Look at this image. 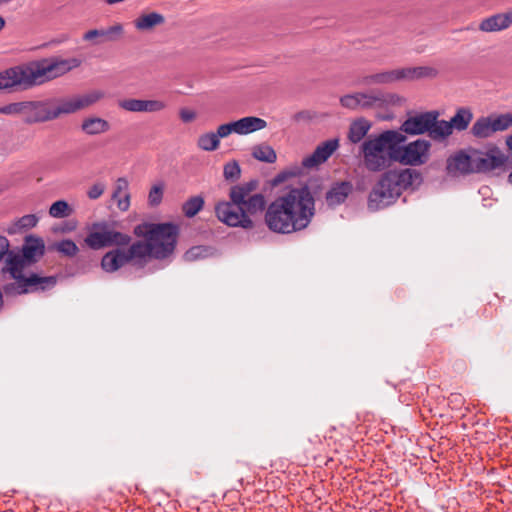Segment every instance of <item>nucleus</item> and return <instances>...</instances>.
I'll list each match as a JSON object with an SVG mask.
<instances>
[{
    "instance_id": "obj_1",
    "label": "nucleus",
    "mask_w": 512,
    "mask_h": 512,
    "mask_svg": "<svg viewBox=\"0 0 512 512\" xmlns=\"http://www.w3.org/2000/svg\"><path fill=\"white\" fill-rule=\"evenodd\" d=\"M134 234L144 240L131 243V236L115 230L106 221H99L88 227L84 244L92 250L116 247L101 259L102 269L112 273L127 264L143 267L149 259H170L177 246L179 227L172 222H144L134 227Z\"/></svg>"
},
{
    "instance_id": "obj_2",
    "label": "nucleus",
    "mask_w": 512,
    "mask_h": 512,
    "mask_svg": "<svg viewBox=\"0 0 512 512\" xmlns=\"http://www.w3.org/2000/svg\"><path fill=\"white\" fill-rule=\"evenodd\" d=\"M316 213L315 198L308 186L292 188L265 208V223L274 233L292 234L305 230Z\"/></svg>"
},
{
    "instance_id": "obj_3",
    "label": "nucleus",
    "mask_w": 512,
    "mask_h": 512,
    "mask_svg": "<svg viewBox=\"0 0 512 512\" xmlns=\"http://www.w3.org/2000/svg\"><path fill=\"white\" fill-rule=\"evenodd\" d=\"M81 65L77 58L41 59L0 72V91H25L54 80Z\"/></svg>"
},
{
    "instance_id": "obj_4",
    "label": "nucleus",
    "mask_w": 512,
    "mask_h": 512,
    "mask_svg": "<svg viewBox=\"0 0 512 512\" xmlns=\"http://www.w3.org/2000/svg\"><path fill=\"white\" fill-rule=\"evenodd\" d=\"M258 185L259 181L252 179L232 186L229 201L219 202L215 206L218 220L230 227L252 229L254 222L251 217L262 213L267 206L265 196L256 192Z\"/></svg>"
},
{
    "instance_id": "obj_5",
    "label": "nucleus",
    "mask_w": 512,
    "mask_h": 512,
    "mask_svg": "<svg viewBox=\"0 0 512 512\" xmlns=\"http://www.w3.org/2000/svg\"><path fill=\"white\" fill-rule=\"evenodd\" d=\"M422 183L420 172L411 169L388 170L381 175L368 197V207L376 211L393 204L404 190L415 189Z\"/></svg>"
},
{
    "instance_id": "obj_6",
    "label": "nucleus",
    "mask_w": 512,
    "mask_h": 512,
    "mask_svg": "<svg viewBox=\"0 0 512 512\" xmlns=\"http://www.w3.org/2000/svg\"><path fill=\"white\" fill-rule=\"evenodd\" d=\"M406 136L396 130H386L377 136H369L360 147L365 167L371 172L384 170L393 161L392 151L404 143Z\"/></svg>"
},
{
    "instance_id": "obj_7",
    "label": "nucleus",
    "mask_w": 512,
    "mask_h": 512,
    "mask_svg": "<svg viewBox=\"0 0 512 512\" xmlns=\"http://www.w3.org/2000/svg\"><path fill=\"white\" fill-rule=\"evenodd\" d=\"M6 257L7 270L12 278L17 280L19 293L38 290L44 291L56 285L57 278L55 276H39L38 274L32 273L26 277L23 274V270L27 265H30V263L24 258L22 252L14 253L9 250Z\"/></svg>"
},
{
    "instance_id": "obj_8",
    "label": "nucleus",
    "mask_w": 512,
    "mask_h": 512,
    "mask_svg": "<svg viewBox=\"0 0 512 512\" xmlns=\"http://www.w3.org/2000/svg\"><path fill=\"white\" fill-rule=\"evenodd\" d=\"M104 97V93L94 90L82 95H74L72 97L52 99L54 103L51 105L52 119L55 120L62 115L76 113L86 109Z\"/></svg>"
},
{
    "instance_id": "obj_9",
    "label": "nucleus",
    "mask_w": 512,
    "mask_h": 512,
    "mask_svg": "<svg viewBox=\"0 0 512 512\" xmlns=\"http://www.w3.org/2000/svg\"><path fill=\"white\" fill-rule=\"evenodd\" d=\"M431 143L424 139H417L407 145H396L391 153L393 161L406 166H420L429 159Z\"/></svg>"
},
{
    "instance_id": "obj_10",
    "label": "nucleus",
    "mask_w": 512,
    "mask_h": 512,
    "mask_svg": "<svg viewBox=\"0 0 512 512\" xmlns=\"http://www.w3.org/2000/svg\"><path fill=\"white\" fill-rule=\"evenodd\" d=\"M386 103V95L379 90L354 92L340 98L341 106L353 111L380 108Z\"/></svg>"
},
{
    "instance_id": "obj_11",
    "label": "nucleus",
    "mask_w": 512,
    "mask_h": 512,
    "mask_svg": "<svg viewBox=\"0 0 512 512\" xmlns=\"http://www.w3.org/2000/svg\"><path fill=\"white\" fill-rule=\"evenodd\" d=\"M52 99L23 101V121L31 125L52 121L51 105Z\"/></svg>"
},
{
    "instance_id": "obj_12",
    "label": "nucleus",
    "mask_w": 512,
    "mask_h": 512,
    "mask_svg": "<svg viewBox=\"0 0 512 512\" xmlns=\"http://www.w3.org/2000/svg\"><path fill=\"white\" fill-rule=\"evenodd\" d=\"M506 155L497 147L486 152L474 151V172H489L504 166Z\"/></svg>"
},
{
    "instance_id": "obj_13",
    "label": "nucleus",
    "mask_w": 512,
    "mask_h": 512,
    "mask_svg": "<svg viewBox=\"0 0 512 512\" xmlns=\"http://www.w3.org/2000/svg\"><path fill=\"white\" fill-rule=\"evenodd\" d=\"M123 35V24L115 23L107 28L88 30L83 34L82 38L93 45H100L105 42H117L122 39Z\"/></svg>"
},
{
    "instance_id": "obj_14",
    "label": "nucleus",
    "mask_w": 512,
    "mask_h": 512,
    "mask_svg": "<svg viewBox=\"0 0 512 512\" xmlns=\"http://www.w3.org/2000/svg\"><path fill=\"white\" fill-rule=\"evenodd\" d=\"M446 171L450 176L474 173V151L467 154L464 150H460L448 157Z\"/></svg>"
},
{
    "instance_id": "obj_15",
    "label": "nucleus",
    "mask_w": 512,
    "mask_h": 512,
    "mask_svg": "<svg viewBox=\"0 0 512 512\" xmlns=\"http://www.w3.org/2000/svg\"><path fill=\"white\" fill-rule=\"evenodd\" d=\"M433 110L422 112L415 114L413 116H409L400 126V131L402 134L408 135H422L428 133L432 124Z\"/></svg>"
},
{
    "instance_id": "obj_16",
    "label": "nucleus",
    "mask_w": 512,
    "mask_h": 512,
    "mask_svg": "<svg viewBox=\"0 0 512 512\" xmlns=\"http://www.w3.org/2000/svg\"><path fill=\"white\" fill-rule=\"evenodd\" d=\"M338 147L339 140L337 138L329 139L318 145L310 156L305 157L302 161V165L305 168H314L327 161Z\"/></svg>"
},
{
    "instance_id": "obj_17",
    "label": "nucleus",
    "mask_w": 512,
    "mask_h": 512,
    "mask_svg": "<svg viewBox=\"0 0 512 512\" xmlns=\"http://www.w3.org/2000/svg\"><path fill=\"white\" fill-rule=\"evenodd\" d=\"M512 26V9L482 19L478 29L485 33L500 32Z\"/></svg>"
},
{
    "instance_id": "obj_18",
    "label": "nucleus",
    "mask_w": 512,
    "mask_h": 512,
    "mask_svg": "<svg viewBox=\"0 0 512 512\" xmlns=\"http://www.w3.org/2000/svg\"><path fill=\"white\" fill-rule=\"evenodd\" d=\"M399 82L398 69L383 70L373 74L360 75L355 81L357 86L389 85Z\"/></svg>"
},
{
    "instance_id": "obj_19",
    "label": "nucleus",
    "mask_w": 512,
    "mask_h": 512,
    "mask_svg": "<svg viewBox=\"0 0 512 512\" xmlns=\"http://www.w3.org/2000/svg\"><path fill=\"white\" fill-rule=\"evenodd\" d=\"M21 252L28 263L34 264L44 255L45 244L42 238L29 235L24 239Z\"/></svg>"
},
{
    "instance_id": "obj_20",
    "label": "nucleus",
    "mask_w": 512,
    "mask_h": 512,
    "mask_svg": "<svg viewBox=\"0 0 512 512\" xmlns=\"http://www.w3.org/2000/svg\"><path fill=\"white\" fill-rule=\"evenodd\" d=\"M399 82L414 81L424 78H435L438 70L431 66H417L398 68Z\"/></svg>"
},
{
    "instance_id": "obj_21",
    "label": "nucleus",
    "mask_w": 512,
    "mask_h": 512,
    "mask_svg": "<svg viewBox=\"0 0 512 512\" xmlns=\"http://www.w3.org/2000/svg\"><path fill=\"white\" fill-rule=\"evenodd\" d=\"M165 23V17L159 12L140 14L134 21V27L140 32H149Z\"/></svg>"
},
{
    "instance_id": "obj_22",
    "label": "nucleus",
    "mask_w": 512,
    "mask_h": 512,
    "mask_svg": "<svg viewBox=\"0 0 512 512\" xmlns=\"http://www.w3.org/2000/svg\"><path fill=\"white\" fill-rule=\"evenodd\" d=\"M440 113L437 110H433L432 124H430L431 128L428 131V136L437 142L444 141L447 139L453 132L451 130L449 121L439 120Z\"/></svg>"
},
{
    "instance_id": "obj_23",
    "label": "nucleus",
    "mask_w": 512,
    "mask_h": 512,
    "mask_svg": "<svg viewBox=\"0 0 512 512\" xmlns=\"http://www.w3.org/2000/svg\"><path fill=\"white\" fill-rule=\"evenodd\" d=\"M352 191V185L349 182H340L331 187L326 193V202L328 206L335 207L342 204Z\"/></svg>"
},
{
    "instance_id": "obj_24",
    "label": "nucleus",
    "mask_w": 512,
    "mask_h": 512,
    "mask_svg": "<svg viewBox=\"0 0 512 512\" xmlns=\"http://www.w3.org/2000/svg\"><path fill=\"white\" fill-rule=\"evenodd\" d=\"M81 130L89 136L100 135L110 130V124L101 117H86L81 123Z\"/></svg>"
},
{
    "instance_id": "obj_25",
    "label": "nucleus",
    "mask_w": 512,
    "mask_h": 512,
    "mask_svg": "<svg viewBox=\"0 0 512 512\" xmlns=\"http://www.w3.org/2000/svg\"><path fill=\"white\" fill-rule=\"evenodd\" d=\"M235 122L236 134L246 135L258 130L266 128L267 122L259 117L248 116L243 117Z\"/></svg>"
},
{
    "instance_id": "obj_26",
    "label": "nucleus",
    "mask_w": 512,
    "mask_h": 512,
    "mask_svg": "<svg viewBox=\"0 0 512 512\" xmlns=\"http://www.w3.org/2000/svg\"><path fill=\"white\" fill-rule=\"evenodd\" d=\"M128 181L125 178H119L116 181L113 199L117 200V206L121 211L128 210L130 206V195L127 192Z\"/></svg>"
},
{
    "instance_id": "obj_27",
    "label": "nucleus",
    "mask_w": 512,
    "mask_h": 512,
    "mask_svg": "<svg viewBox=\"0 0 512 512\" xmlns=\"http://www.w3.org/2000/svg\"><path fill=\"white\" fill-rule=\"evenodd\" d=\"M370 128L371 123L368 120L364 118L357 119L350 125L348 139L352 143H359L367 135Z\"/></svg>"
},
{
    "instance_id": "obj_28",
    "label": "nucleus",
    "mask_w": 512,
    "mask_h": 512,
    "mask_svg": "<svg viewBox=\"0 0 512 512\" xmlns=\"http://www.w3.org/2000/svg\"><path fill=\"white\" fill-rule=\"evenodd\" d=\"M471 134L480 139L488 138L492 136L495 131L491 121V117H480L478 118L471 127Z\"/></svg>"
},
{
    "instance_id": "obj_29",
    "label": "nucleus",
    "mask_w": 512,
    "mask_h": 512,
    "mask_svg": "<svg viewBox=\"0 0 512 512\" xmlns=\"http://www.w3.org/2000/svg\"><path fill=\"white\" fill-rule=\"evenodd\" d=\"M473 119V113L469 108H459L455 115L450 119L451 130L464 131L468 128Z\"/></svg>"
},
{
    "instance_id": "obj_30",
    "label": "nucleus",
    "mask_w": 512,
    "mask_h": 512,
    "mask_svg": "<svg viewBox=\"0 0 512 512\" xmlns=\"http://www.w3.org/2000/svg\"><path fill=\"white\" fill-rule=\"evenodd\" d=\"M39 218L35 214H27L18 218L15 222L6 228L9 235L17 234L21 231L31 229L37 225Z\"/></svg>"
},
{
    "instance_id": "obj_31",
    "label": "nucleus",
    "mask_w": 512,
    "mask_h": 512,
    "mask_svg": "<svg viewBox=\"0 0 512 512\" xmlns=\"http://www.w3.org/2000/svg\"><path fill=\"white\" fill-rule=\"evenodd\" d=\"M252 156L258 161L265 163H274L277 159L275 150L266 144L256 145L252 149Z\"/></svg>"
},
{
    "instance_id": "obj_32",
    "label": "nucleus",
    "mask_w": 512,
    "mask_h": 512,
    "mask_svg": "<svg viewBox=\"0 0 512 512\" xmlns=\"http://www.w3.org/2000/svg\"><path fill=\"white\" fill-rule=\"evenodd\" d=\"M204 198L202 196H193L182 205V211L187 218L197 215L204 207Z\"/></svg>"
},
{
    "instance_id": "obj_33",
    "label": "nucleus",
    "mask_w": 512,
    "mask_h": 512,
    "mask_svg": "<svg viewBox=\"0 0 512 512\" xmlns=\"http://www.w3.org/2000/svg\"><path fill=\"white\" fill-rule=\"evenodd\" d=\"M197 145L203 151H215L220 145V141L214 132L204 133L199 136Z\"/></svg>"
},
{
    "instance_id": "obj_34",
    "label": "nucleus",
    "mask_w": 512,
    "mask_h": 512,
    "mask_svg": "<svg viewBox=\"0 0 512 512\" xmlns=\"http://www.w3.org/2000/svg\"><path fill=\"white\" fill-rule=\"evenodd\" d=\"M73 212V209L65 200H58L54 202L49 208V215L53 218H66Z\"/></svg>"
},
{
    "instance_id": "obj_35",
    "label": "nucleus",
    "mask_w": 512,
    "mask_h": 512,
    "mask_svg": "<svg viewBox=\"0 0 512 512\" xmlns=\"http://www.w3.org/2000/svg\"><path fill=\"white\" fill-rule=\"evenodd\" d=\"M490 117H491V121H492L495 133L506 131L507 129H509L512 126V114L511 113L499 114L496 116L491 115Z\"/></svg>"
},
{
    "instance_id": "obj_36",
    "label": "nucleus",
    "mask_w": 512,
    "mask_h": 512,
    "mask_svg": "<svg viewBox=\"0 0 512 512\" xmlns=\"http://www.w3.org/2000/svg\"><path fill=\"white\" fill-rule=\"evenodd\" d=\"M167 103L159 99H142V113H157L165 110Z\"/></svg>"
},
{
    "instance_id": "obj_37",
    "label": "nucleus",
    "mask_w": 512,
    "mask_h": 512,
    "mask_svg": "<svg viewBox=\"0 0 512 512\" xmlns=\"http://www.w3.org/2000/svg\"><path fill=\"white\" fill-rule=\"evenodd\" d=\"M210 254V248L207 246H194L187 250L184 254L186 261L192 262L199 259H204Z\"/></svg>"
},
{
    "instance_id": "obj_38",
    "label": "nucleus",
    "mask_w": 512,
    "mask_h": 512,
    "mask_svg": "<svg viewBox=\"0 0 512 512\" xmlns=\"http://www.w3.org/2000/svg\"><path fill=\"white\" fill-rule=\"evenodd\" d=\"M55 249L68 257H74L79 252L78 246L70 239H65L55 243Z\"/></svg>"
},
{
    "instance_id": "obj_39",
    "label": "nucleus",
    "mask_w": 512,
    "mask_h": 512,
    "mask_svg": "<svg viewBox=\"0 0 512 512\" xmlns=\"http://www.w3.org/2000/svg\"><path fill=\"white\" fill-rule=\"evenodd\" d=\"M223 176L227 181H236L241 176V168L237 161L233 160L224 165Z\"/></svg>"
},
{
    "instance_id": "obj_40",
    "label": "nucleus",
    "mask_w": 512,
    "mask_h": 512,
    "mask_svg": "<svg viewBox=\"0 0 512 512\" xmlns=\"http://www.w3.org/2000/svg\"><path fill=\"white\" fill-rule=\"evenodd\" d=\"M118 107L127 112L142 113V99H122L118 101Z\"/></svg>"
},
{
    "instance_id": "obj_41",
    "label": "nucleus",
    "mask_w": 512,
    "mask_h": 512,
    "mask_svg": "<svg viewBox=\"0 0 512 512\" xmlns=\"http://www.w3.org/2000/svg\"><path fill=\"white\" fill-rule=\"evenodd\" d=\"M23 113V101L9 103L4 106H0V114L18 116Z\"/></svg>"
},
{
    "instance_id": "obj_42",
    "label": "nucleus",
    "mask_w": 512,
    "mask_h": 512,
    "mask_svg": "<svg viewBox=\"0 0 512 512\" xmlns=\"http://www.w3.org/2000/svg\"><path fill=\"white\" fill-rule=\"evenodd\" d=\"M163 198V186L162 185H154L148 195V203L150 206H157L161 203Z\"/></svg>"
},
{
    "instance_id": "obj_43",
    "label": "nucleus",
    "mask_w": 512,
    "mask_h": 512,
    "mask_svg": "<svg viewBox=\"0 0 512 512\" xmlns=\"http://www.w3.org/2000/svg\"><path fill=\"white\" fill-rule=\"evenodd\" d=\"M217 135L218 140L221 138L228 137L231 133H236L235 122H230L226 124H222L217 128V131L214 132Z\"/></svg>"
},
{
    "instance_id": "obj_44",
    "label": "nucleus",
    "mask_w": 512,
    "mask_h": 512,
    "mask_svg": "<svg viewBox=\"0 0 512 512\" xmlns=\"http://www.w3.org/2000/svg\"><path fill=\"white\" fill-rule=\"evenodd\" d=\"M105 191V185L103 183H95L94 185H92L88 192H87V196L90 198V199H98Z\"/></svg>"
},
{
    "instance_id": "obj_45",
    "label": "nucleus",
    "mask_w": 512,
    "mask_h": 512,
    "mask_svg": "<svg viewBox=\"0 0 512 512\" xmlns=\"http://www.w3.org/2000/svg\"><path fill=\"white\" fill-rule=\"evenodd\" d=\"M179 116H180V119L184 123H189V122H192L193 120H195L196 113L193 110H190V109H187V108H182L179 111Z\"/></svg>"
},
{
    "instance_id": "obj_46",
    "label": "nucleus",
    "mask_w": 512,
    "mask_h": 512,
    "mask_svg": "<svg viewBox=\"0 0 512 512\" xmlns=\"http://www.w3.org/2000/svg\"><path fill=\"white\" fill-rule=\"evenodd\" d=\"M10 242L5 236H0V261L9 253Z\"/></svg>"
},
{
    "instance_id": "obj_47",
    "label": "nucleus",
    "mask_w": 512,
    "mask_h": 512,
    "mask_svg": "<svg viewBox=\"0 0 512 512\" xmlns=\"http://www.w3.org/2000/svg\"><path fill=\"white\" fill-rule=\"evenodd\" d=\"M506 145L510 151H512V134L507 136Z\"/></svg>"
},
{
    "instance_id": "obj_48",
    "label": "nucleus",
    "mask_w": 512,
    "mask_h": 512,
    "mask_svg": "<svg viewBox=\"0 0 512 512\" xmlns=\"http://www.w3.org/2000/svg\"><path fill=\"white\" fill-rule=\"evenodd\" d=\"M5 23H6L5 19L2 16H0V30H2L4 28Z\"/></svg>"
},
{
    "instance_id": "obj_49",
    "label": "nucleus",
    "mask_w": 512,
    "mask_h": 512,
    "mask_svg": "<svg viewBox=\"0 0 512 512\" xmlns=\"http://www.w3.org/2000/svg\"><path fill=\"white\" fill-rule=\"evenodd\" d=\"M508 181L512 184V172L508 176Z\"/></svg>"
}]
</instances>
